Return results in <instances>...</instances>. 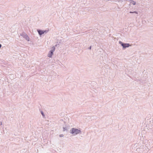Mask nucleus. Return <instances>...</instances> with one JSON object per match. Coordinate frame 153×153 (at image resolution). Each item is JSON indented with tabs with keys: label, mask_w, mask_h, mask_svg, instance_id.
<instances>
[{
	"label": "nucleus",
	"mask_w": 153,
	"mask_h": 153,
	"mask_svg": "<svg viewBox=\"0 0 153 153\" xmlns=\"http://www.w3.org/2000/svg\"><path fill=\"white\" fill-rule=\"evenodd\" d=\"M80 131L77 129L73 128L72 129L71 133L72 134H76L80 133Z\"/></svg>",
	"instance_id": "obj_1"
},
{
	"label": "nucleus",
	"mask_w": 153,
	"mask_h": 153,
	"mask_svg": "<svg viewBox=\"0 0 153 153\" xmlns=\"http://www.w3.org/2000/svg\"><path fill=\"white\" fill-rule=\"evenodd\" d=\"M121 45L124 48L128 47L129 46V44H123V43H121Z\"/></svg>",
	"instance_id": "obj_2"
},
{
	"label": "nucleus",
	"mask_w": 153,
	"mask_h": 153,
	"mask_svg": "<svg viewBox=\"0 0 153 153\" xmlns=\"http://www.w3.org/2000/svg\"><path fill=\"white\" fill-rule=\"evenodd\" d=\"M55 49V48L54 47H53V51H51L50 52V53L48 54V56L50 57H51V56H52L53 54V52L54 51Z\"/></svg>",
	"instance_id": "obj_3"
},
{
	"label": "nucleus",
	"mask_w": 153,
	"mask_h": 153,
	"mask_svg": "<svg viewBox=\"0 0 153 153\" xmlns=\"http://www.w3.org/2000/svg\"><path fill=\"white\" fill-rule=\"evenodd\" d=\"M38 32L39 33V34L40 35L43 34L45 32V31H43L42 30H38Z\"/></svg>",
	"instance_id": "obj_4"
},
{
	"label": "nucleus",
	"mask_w": 153,
	"mask_h": 153,
	"mask_svg": "<svg viewBox=\"0 0 153 153\" xmlns=\"http://www.w3.org/2000/svg\"><path fill=\"white\" fill-rule=\"evenodd\" d=\"M59 136L61 137H63V134L60 135Z\"/></svg>",
	"instance_id": "obj_5"
},
{
	"label": "nucleus",
	"mask_w": 153,
	"mask_h": 153,
	"mask_svg": "<svg viewBox=\"0 0 153 153\" xmlns=\"http://www.w3.org/2000/svg\"><path fill=\"white\" fill-rule=\"evenodd\" d=\"M41 114L43 116H44V114L42 112H41Z\"/></svg>",
	"instance_id": "obj_6"
},
{
	"label": "nucleus",
	"mask_w": 153,
	"mask_h": 153,
	"mask_svg": "<svg viewBox=\"0 0 153 153\" xmlns=\"http://www.w3.org/2000/svg\"><path fill=\"white\" fill-rule=\"evenodd\" d=\"M1 44H0V48H1Z\"/></svg>",
	"instance_id": "obj_7"
},
{
	"label": "nucleus",
	"mask_w": 153,
	"mask_h": 153,
	"mask_svg": "<svg viewBox=\"0 0 153 153\" xmlns=\"http://www.w3.org/2000/svg\"><path fill=\"white\" fill-rule=\"evenodd\" d=\"M91 47H90V49H91Z\"/></svg>",
	"instance_id": "obj_8"
},
{
	"label": "nucleus",
	"mask_w": 153,
	"mask_h": 153,
	"mask_svg": "<svg viewBox=\"0 0 153 153\" xmlns=\"http://www.w3.org/2000/svg\"><path fill=\"white\" fill-rule=\"evenodd\" d=\"M135 4V3H134V4Z\"/></svg>",
	"instance_id": "obj_9"
},
{
	"label": "nucleus",
	"mask_w": 153,
	"mask_h": 153,
	"mask_svg": "<svg viewBox=\"0 0 153 153\" xmlns=\"http://www.w3.org/2000/svg\"><path fill=\"white\" fill-rule=\"evenodd\" d=\"M130 13H132L131 12H130Z\"/></svg>",
	"instance_id": "obj_10"
}]
</instances>
